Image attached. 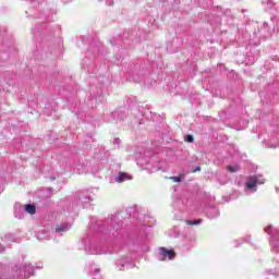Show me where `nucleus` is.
Returning a JSON list of instances; mask_svg holds the SVG:
<instances>
[{
	"label": "nucleus",
	"mask_w": 279,
	"mask_h": 279,
	"mask_svg": "<svg viewBox=\"0 0 279 279\" xmlns=\"http://www.w3.org/2000/svg\"><path fill=\"white\" fill-rule=\"evenodd\" d=\"M257 184H265V179L263 178V175H260V174L251 175L247 179L246 189L248 191L256 192Z\"/></svg>",
	"instance_id": "obj_1"
},
{
	"label": "nucleus",
	"mask_w": 279,
	"mask_h": 279,
	"mask_svg": "<svg viewBox=\"0 0 279 279\" xmlns=\"http://www.w3.org/2000/svg\"><path fill=\"white\" fill-rule=\"evenodd\" d=\"M213 12L217 13H211V25H215L216 29H219V27H221V16L223 14V11L221 7H214Z\"/></svg>",
	"instance_id": "obj_2"
},
{
	"label": "nucleus",
	"mask_w": 279,
	"mask_h": 279,
	"mask_svg": "<svg viewBox=\"0 0 279 279\" xmlns=\"http://www.w3.org/2000/svg\"><path fill=\"white\" fill-rule=\"evenodd\" d=\"M159 253L163 258H169V260H173V258H175V256H178V254L175 253V251L173 248L168 250L165 246L159 247Z\"/></svg>",
	"instance_id": "obj_3"
},
{
	"label": "nucleus",
	"mask_w": 279,
	"mask_h": 279,
	"mask_svg": "<svg viewBox=\"0 0 279 279\" xmlns=\"http://www.w3.org/2000/svg\"><path fill=\"white\" fill-rule=\"evenodd\" d=\"M241 170V166L239 165H229L227 166V171H229L230 173H236V171Z\"/></svg>",
	"instance_id": "obj_4"
},
{
	"label": "nucleus",
	"mask_w": 279,
	"mask_h": 279,
	"mask_svg": "<svg viewBox=\"0 0 279 279\" xmlns=\"http://www.w3.org/2000/svg\"><path fill=\"white\" fill-rule=\"evenodd\" d=\"M54 230L56 232H66L69 230V223L58 225Z\"/></svg>",
	"instance_id": "obj_5"
},
{
	"label": "nucleus",
	"mask_w": 279,
	"mask_h": 279,
	"mask_svg": "<svg viewBox=\"0 0 279 279\" xmlns=\"http://www.w3.org/2000/svg\"><path fill=\"white\" fill-rule=\"evenodd\" d=\"M25 210H26V213H28V215H36V206H34L32 204H27L25 206Z\"/></svg>",
	"instance_id": "obj_6"
},
{
	"label": "nucleus",
	"mask_w": 279,
	"mask_h": 279,
	"mask_svg": "<svg viewBox=\"0 0 279 279\" xmlns=\"http://www.w3.org/2000/svg\"><path fill=\"white\" fill-rule=\"evenodd\" d=\"M186 226H199V223H202V219H197V220H185Z\"/></svg>",
	"instance_id": "obj_7"
},
{
	"label": "nucleus",
	"mask_w": 279,
	"mask_h": 279,
	"mask_svg": "<svg viewBox=\"0 0 279 279\" xmlns=\"http://www.w3.org/2000/svg\"><path fill=\"white\" fill-rule=\"evenodd\" d=\"M125 178H128V173L125 172H120L117 182H123L125 180Z\"/></svg>",
	"instance_id": "obj_8"
},
{
	"label": "nucleus",
	"mask_w": 279,
	"mask_h": 279,
	"mask_svg": "<svg viewBox=\"0 0 279 279\" xmlns=\"http://www.w3.org/2000/svg\"><path fill=\"white\" fill-rule=\"evenodd\" d=\"M211 215H214V217H219V208L211 206Z\"/></svg>",
	"instance_id": "obj_9"
},
{
	"label": "nucleus",
	"mask_w": 279,
	"mask_h": 279,
	"mask_svg": "<svg viewBox=\"0 0 279 279\" xmlns=\"http://www.w3.org/2000/svg\"><path fill=\"white\" fill-rule=\"evenodd\" d=\"M184 141L186 143H193V141H194L193 135H185Z\"/></svg>",
	"instance_id": "obj_10"
},
{
	"label": "nucleus",
	"mask_w": 279,
	"mask_h": 279,
	"mask_svg": "<svg viewBox=\"0 0 279 279\" xmlns=\"http://www.w3.org/2000/svg\"><path fill=\"white\" fill-rule=\"evenodd\" d=\"M170 180H173L174 182H182V177H170Z\"/></svg>",
	"instance_id": "obj_11"
},
{
	"label": "nucleus",
	"mask_w": 279,
	"mask_h": 279,
	"mask_svg": "<svg viewBox=\"0 0 279 279\" xmlns=\"http://www.w3.org/2000/svg\"><path fill=\"white\" fill-rule=\"evenodd\" d=\"M267 5H268V8H274V1L268 0V1H267Z\"/></svg>",
	"instance_id": "obj_12"
},
{
	"label": "nucleus",
	"mask_w": 279,
	"mask_h": 279,
	"mask_svg": "<svg viewBox=\"0 0 279 279\" xmlns=\"http://www.w3.org/2000/svg\"><path fill=\"white\" fill-rule=\"evenodd\" d=\"M265 232H267V234H271V226H270V227L265 228Z\"/></svg>",
	"instance_id": "obj_13"
},
{
	"label": "nucleus",
	"mask_w": 279,
	"mask_h": 279,
	"mask_svg": "<svg viewBox=\"0 0 279 279\" xmlns=\"http://www.w3.org/2000/svg\"><path fill=\"white\" fill-rule=\"evenodd\" d=\"M196 171H202V168L201 167H196L192 172L196 173Z\"/></svg>",
	"instance_id": "obj_14"
},
{
	"label": "nucleus",
	"mask_w": 279,
	"mask_h": 279,
	"mask_svg": "<svg viewBox=\"0 0 279 279\" xmlns=\"http://www.w3.org/2000/svg\"><path fill=\"white\" fill-rule=\"evenodd\" d=\"M268 147H278V145H270V146H268Z\"/></svg>",
	"instance_id": "obj_15"
},
{
	"label": "nucleus",
	"mask_w": 279,
	"mask_h": 279,
	"mask_svg": "<svg viewBox=\"0 0 279 279\" xmlns=\"http://www.w3.org/2000/svg\"><path fill=\"white\" fill-rule=\"evenodd\" d=\"M271 243H272V245H275V243H274V236L271 238Z\"/></svg>",
	"instance_id": "obj_16"
}]
</instances>
